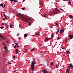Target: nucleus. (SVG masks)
Listing matches in <instances>:
<instances>
[{
    "label": "nucleus",
    "mask_w": 73,
    "mask_h": 73,
    "mask_svg": "<svg viewBox=\"0 0 73 73\" xmlns=\"http://www.w3.org/2000/svg\"><path fill=\"white\" fill-rule=\"evenodd\" d=\"M16 16L18 17H19V18L21 19H22V20L23 21L27 22L28 23H29L30 22L29 20L30 19H29L27 18H25L20 13H18V15H17Z\"/></svg>",
    "instance_id": "1"
},
{
    "label": "nucleus",
    "mask_w": 73,
    "mask_h": 73,
    "mask_svg": "<svg viewBox=\"0 0 73 73\" xmlns=\"http://www.w3.org/2000/svg\"><path fill=\"white\" fill-rule=\"evenodd\" d=\"M36 64V62H32V63L31 64V68L32 70H33L35 68V65Z\"/></svg>",
    "instance_id": "2"
},
{
    "label": "nucleus",
    "mask_w": 73,
    "mask_h": 73,
    "mask_svg": "<svg viewBox=\"0 0 73 73\" xmlns=\"http://www.w3.org/2000/svg\"><path fill=\"white\" fill-rule=\"evenodd\" d=\"M55 14H58V13H60L61 12L58 10V9H57L56 8H55Z\"/></svg>",
    "instance_id": "3"
},
{
    "label": "nucleus",
    "mask_w": 73,
    "mask_h": 73,
    "mask_svg": "<svg viewBox=\"0 0 73 73\" xmlns=\"http://www.w3.org/2000/svg\"><path fill=\"white\" fill-rule=\"evenodd\" d=\"M2 25H5V26L6 27H7V28H8V25H7V23H2Z\"/></svg>",
    "instance_id": "4"
},
{
    "label": "nucleus",
    "mask_w": 73,
    "mask_h": 73,
    "mask_svg": "<svg viewBox=\"0 0 73 73\" xmlns=\"http://www.w3.org/2000/svg\"><path fill=\"white\" fill-rule=\"evenodd\" d=\"M71 69H72L73 68V65H72V64H70V66H69L68 67V69H69V70H70V69L71 68Z\"/></svg>",
    "instance_id": "5"
},
{
    "label": "nucleus",
    "mask_w": 73,
    "mask_h": 73,
    "mask_svg": "<svg viewBox=\"0 0 73 73\" xmlns=\"http://www.w3.org/2000/svg\"><path fill=\"white\" fill-rule=\"evenodd\" d=\"M50 39H51V38H46L45 39L44 41L46 42L48 41V40H50Z\"/></svg>",
    "instance_id": "6"
},
{
    "label": "nucleus",
    "mask_w": 73,
    "mask_h": 73,
    "mask_svg": "<svg viewBox=\"0 0 73 73\" xmlns=\"http://www.w3.org/2000/svg\"><path fill=\"white\" fill-rule=\"evenodd\" d=\"M9 1H11V3H12V2H13V1H14V2H15V3H17V1H16V0H9Z\"/></svg>",
    "instance_id": "7"
},
{
    "label": "nucleus",
    "mask_w": 73,
    "mask_h": 73,
    "mask_svg": "<svg viewBox=\"0 0 73 73\" xmlns=\"http://www.w3.org/2000/svg\"><path fill=\"white\" fill-rule=\"evenodd\" d=\"M42 72L43 73H48V71H46V70H45V69H44V70H43Z\"/></svg>",
    "instance_id": "8"
},
{
    "label": "nucleus",
    "mask_w": 73,
    "mask_h": 73,
    "mask_svg": "<svg viewBox=\"0 0 73 73\" xmlns=\"http://www.w3.org/2000/svg\"><path fill=\"white\" fill-rule=\"evenodd\" d=\"M57 32L56 33V35H57L58 34V33H59V32L60 31V30L59 29H56Z\"/></svg>",
    "instance_id": "9"
},
{
    "label": "nucleus",
    "mask_w": 73,
    "mask_h": 73,
    "mask_svg": "<svg viewBox=\"0 0 73 73\" xmlns=\"http://www.w3.org/2000/svg\"><path fill=\"white\" fill-rule=\"evenodd\" d=\"M64 32L63 29H61L60 31V33L61 34L62 33H63Z\"/></svg>",
    "instance_id": "10"
},
{
    "label": "nucleus",
    "mask_w": 73,
    "mask_h": 73,
    "mask_svg": "<svg viewBox=\"0 0 73 73\" xmlns=\"http://www.w3.org/2000/svg\"><path fill=\"white\" fill-rule=\"evenodd\" d=\"M0 37H1V38H2V39H3L4 40H5V39L4 38V36H2L1 35H0Z\"/></svg>",
    "instance_id": "11"
},
{
    "label": "nucleus",
    "mask_w": 73,
    "mask_h": 73,
    "mask_svg": "<svg viewBox=\"0 0 73 73\" xmlns=\"http://www.w3.org/2000/svg\"><path fill=\"white\" fill-rule=\"evenodd\" d=\"M68 36L70 37V39H72L73 38V36L72 35H69Z\"/></svg>",
    "instance_id": "12"
},
{
    "label": "nucleus",
    "mask_w": 73,
    "mask_h": 73,
    "mask_svg": "<svg viewBox=\"0 0 73 73\" xmlns=\"http://www.w3.org/2000/svg\"><path fill=\"white\" fill-rule=\"evenodd\" d=\"M15 51H16V54H17L18 53V49H16L15 50Z\"/></svg>",
    "instance_id": "13"
},
{
    "label": "nucleus",
    "mask_w": 73,
    "mask_h": 73,
    "mask_svg": "<svg viewBox=\"0 0 73 73\" xmlns=\"http://www.w3.org/2000/svg\"><path fill=\"white\" fill-rule=\"evenodd\" d=\"M55 65H56V68H58V67L59 66L58 64H57Z\"/></svg>",
    "instance_id": "14"
},
{
    "label": "nucleus",
    "mask_w": 73,
    "mask_h": 73,
    "mask_svg": "<svg viewBox=\"0 0 73 73\" xmlns=\"http://www.w3.org/2000/svg\"><path fill=\"white\" fill-rule=\"evenodd\" d=\"M69 17L70 18H73V16L71 15L69 16Z\"/></svg>",
    "instance_id": "15"
},
{
    "label": "nucleus",
    "mask_w": 73,
    "mask_h": 73,
    "mask_svg": "<svg viewBox=\"0 0 73 73\" xmlns=\"http://www.w3.org/2000/svg\"><path fill=\"white\" fill-rule=\"evenodd\" d=\"M40 4L41 5V6H42L43 5V4L42 3V1H40Z\"/></svg>",
    "instance_id": "16"
},
{
    "label": "nucleus",
    "mask_w": 73,
    "mask_h": 73,
    "mask_svg": "<svg viewBox=\"0 0 73 73\" xmlns=\"http://www.w3.org/2000/svg\"><path fill=\"white\" fill-rule=\"evenodd\" d=\"M72 2V0H71V1H70V0H69V3L70 4H71Z\"/></svg>",
    "instance_id": "17"
},
{
    "label": "nucleus",
    "mask_w": 73,
    "mask_h": 73,
    "mask_svg": "<svg viewBox=\"0 0 73 73\" xmlns=\"http://www.w3.org/2000/svg\"><path fill=\"white\" fill-rule=\"evenodd\" d=\"M27 34H25L24 35L25 37H27Z\"/></svg>",
    "instance_id": "18"
},
{
    "label": "nucleus",
    "mask_w": 73,
    "mask_h": 73,
    "mask_svg": "<svg viewBox=\"0 0 73 73\" xmlns=\"http://www.w3.org/2000/svg\"><path fill=\"white\" fill-rule=\"evenodd\" d=\"M55 14V13L54 12V11H52V15H54Z\"/></svg>",
    "instance_id": "19"
},
{
    "label": "nucleus",
    "mask_w": 73,
    "mask_h": 73,
    "mask_svg": "<svg viewBox=\"0 0 73 73\" xmlns=\"http://www.w3.org/2000/svg\"><path fill=\"white\" fill-rule=\"evenodd\" d=\"M7 46H5V47L4 48V49L5 50L6 49H7Z\"/></svg>",
    "instance_id": "20"
},
{
    "label": "nucleus",
    "mask_w": 73,
    "mask_h": 73,
    "mask_svg": "<svg viewBox=\"0 0 73 73\" xmlns=\"http://www.w3.org/2000/svg\"><path fill=\"white\" fill-rule=\"evenodd\" d=\"M33 62H36V61H35V58L34 59V60H33Z\"/></svg>",
    "instance_id": "21"
},
{
    "label": "nucleus",
    "mask_w": 73,
    "mask_h": 73,
    "mask_svg": "<svg viewBox=\"0 0 73 73\" xmlns=\"http://www.w3.org/2000/svg\"><path fill=\"white\" fill-rule=\"evenodd\" d=\"M17 45L15 44V46H14V48H17Z\"/></svg>",
    "instance_id": "22"
},
{
    "label": "nucleus",
    "mask_w": 73,
    "mask_h": 73,
    "mask_svg": "<svg viewBox=\"0 0 73 73\" xmlns=\"http://www.w3.org/2000/svg\"><path fill=\"white\" fill-rule=\"evenodd\" d=\"M69 69L68 68V69H67V71L68 72V73H69Z\"/></svg>",
    "instance_id": "23"
},
{
    "label": "nucleus",
    "mask_w": 73,
    "mask_h": 73,
    "mask_svg": "<svg viewBox=\"0 0 73 73\" xmlns=\"http://www.w3.org/2000/svg\"><path fill=\"white\" fill-rule=\"evenodd\" d=\"M25 51L26 52H28V49H26Z\"/></svg>",
    "instance_id": "24"
},
{
    "label": "nucleus",
    "mask_w": 73,
    "mask_h": 73,
    "mask_svg": "<svg viewBox=\"0 0 73 73\" xmlns=\"http://www.w3.org/2000/svg\"><path fill=\"white\" fill-rule=\"evenodd\" d=\"M55 25L57 26H58V24L57 23H55Z\"/></svg>",
    "instance_id": "25"
},
{
    "label": "nucleus",
    "mask_w": 73,
    "mask_h": 73,
    "mask_svg": "<svg viewBox=\"0 0 73 73\" xmlns=\"http://www.w3.org/2000/svg\"><path fill=\"white\" fill-rule=\"evenodd\" d=\"M53 34H52L51 37L50 38H51V39L52 38H53Z\"/></svg>",
    "instance_id": "26"
},
{
    "label": "nucleus",
    "mask_w": 73,
    "mask_h": 73,
    "mask_svg": "<svg viewBox=\"0 0 73 73\" xmlns=\"http://www.w3.org/2000/svg\"><path fill=\"white\" fill-rule=\"evenodd\" d=\"M3 4L2 3L1 5H0V7H1V6H2V5H3Z\"/></svg>",
    "instance_id": "27"
},
{
    "label": "nucleus",
    "mask_w": 73,
    "mask_h": 73,
    "mask_svg": "<svg viewBox=\"0 0 73 73\" xmlns=\"http://www.w3.org/2000/svg\"><path fill=\"white\" fill-rule=\"evenodd\" d=\"M3 28H4V27H2L1 28V29H2Z\"/></svg>",
    "instance_id": "28"
},
{
    "label": "nucleus",
    "mask_w": 73,
    "mask_h": 73,
    "mask_svg": "<svg viewBox=\"0 0 73 73\" xmlns=\"http://www.w3.org/2000/svg\"><path fill=\"white\" fill-rule=\"evenodd\" d=\"M59 38H59V37H57V40H59Z\"/></svg>",
    "instance_id": "29"
},
{
    "label": "nucleus",
    "mask_w": 73,
    "mask_h": 73,
    "mask_svg": "<svg viewBox=\"0 0 73 73\" xmlns=\"http://www.w3.org/2000/svg\"><path fill=\"white\" fill-rule=\"evenodd\" d=\"M29 25L30 26H31V23H29Z\"/></svg>",
    "instance_id": "30"
},
{
    "label": "nucleus",
    "mask_w": 73,
    "mask_h": 73,
    "mask_svg": "<svg viewBox=\"0 0 73 73\" xmlns=\"http://www.w3.org/2000/svg\"><path fill=\"white\" fill-rule=\"evenodd\" d=\"M69 52V50H67L66 51V53L68 54V53Z\"/></svg>",
    "instance_id": "31"
},
{
    "label": "nucleus",
    "mask_w": 73,
    "mask_h": 73,
    "mask_svg": "<svg viewBox=\"0 0 73 73\" xmlns=\"http://www.w3.org/2000/svg\"><path fill=\"white\" fill-rule=\"evenodd\" d=\"M51 65L52 66L53 65V62H51Z\"/></svg>",
    "instance_id": "32"
},
{
    "label": "nucleus",
    "mask_w": 73,
    "mask_h": 73,
    "mask_svg": "<svg viewBox=\"0 0 73 73\" xmlns=\"http://www.w3.org/2000/svg\"><path fill=\"white\" fill-rule=\"evenodd\" d=\"M43 52L44 53H46V52H47L46 51H43Z\"/></svg>",
    "instance_id": "33"
},
{
    "label": "nucleus",
    "mask_w": 73,
    "mask_h": 73,
    "mask_svg": "<svg viewBox=\"0 0 73 73\" xmlns=\"http://www.w3.org/2000/svg\"><path fill=\"white\" fill-rule=\"evenodd\" d=\"M13 58H15V56H14L13 57Z\"/></svg>",
    "instance_id": "34"
},
{
    "label": "nucleus",
    "mask_w": 73,
    "mask_h": 73,
    "mask_svg": "<svg viewBox=\"0 0 73 73\" xmlns=\"http://www.w3.org/2000/svg\"><path fill=\"white\" fill-rule=\"evenodd\" d=\"M22 9H23V10H25V9H24V8L23 7V8H22Z\"/></svg>",
    "instance_id": "35"
},
{
    "label": "nucleus",
    "mask_w": 73,
    "mask_h": 73,
    "mask_svg": "<svg viewBox=\"0 0 73 73\" xmlns=\"http://www.w3.org/2000/svg\"><path fill=\"white\" fill-rule=\"evenodd\" d=\"M33 70H34V69H33V70H32V71L31 73H33Z\"/></svg>",
    "instance_id": "36"
},
{
    "label": "nucleus",
    "mask_w": 73,
    "mask_h": 73,
    "mask_svg": "<svg viewBox=\"0 0 73 73\" xmlns=\"http://www.w3.org/2000/svg\"><path fill=\"white\" fill-rule=\"evenodd\" d=\"M68 0L69 1L70 0H63V1H67Z\"/></svg>",
    "instance_id": "37"
},
{
    "label": "nucleus",
    "mask_w": 73,
    "mask_h": 73,
    "mask_svg": "<svg viewBox=\"0 0 73 73\" xmlns=\"http://www.w3.org/2000/svg\"><path fill=\"white\" fill-rule=\"evenodd\" d=\"M3 15L4 17H6V15H5V14H3Z\"/></svg>",
    "instance_id": "38"
},
{
    "label": "nucleus",
    "mask_w": 73,
    "mask_h": 73,
    "mask_svg": "<svg viewBox=\"0 0 73 73\" xmlns=\"http://www.w3.org/2000/svg\"><path fill=\"white\" fill-rule=\"evenodd\" d=\"M35 49H31V51H33V50H34Z\"/></svg>",
    "instance_id": "39"
},
{
    "label": "nucleus",
    "mask_w": 73,
    "mask_h": 73,
    "mask_svg": "<svg viewBox=\"0 0 73 73\" xmlns=\"http://www.w3.org/2000/svg\"><path fill=\"white\" fill-rule=\"evenodd\" d=\"M10 28H12V26L11 25H10Z\"/></svg>",
    "instance_id": "40"
},
{
    "label": "nucleus",
    "mask_w": 73,
    "mask_h": 73,
    "mask_svg": "<svg viewBox=\"0 0 73 73\" xmlns=\"http://www.w3.org/2000/svg\"><path fill=\"white\" fill-rule=\"evenodd\" d=\"M17 47H18V48H19V44H17Z\"/></svg>",
    "instance_id": "41"
},
{
    "label": "nucleus",
    "mask_w": 73,
    "mask_h": 73,
    "mask_svg": "<svg viewBox=\"0 0 73 73\" xmlns=\"http://www.w3.org/2000/svg\"><path fill=\"white\" fill-rule=\"evenodd\" d=\"M38 35V34H37V33L36 34V36H37V35Z\"/></svg>",
    "instance_id": "42"
},
{
    "label": "nucleus",
    "mask_w": 73,
    "mask_h": 73,
    "mask_svg": "<svg viewBox=\"0 0 73 73\" xmlns=\"http://www.w3.org/2000/svg\"><path fill=\"white\" fill-rule=\"evenodd\" d=\"M39 45L40 46H41V44H39Z\"/></svg>",
    "instance_id": "43"
},
{
    "label": "nucleus",
    "mask_w": 73,
    "mask_h": 73,
    "mask_svg": "<svg viewBox=\"0 0 73 73\" xmlns=\"http://www.w3.org/2000/svg\"><path fill=\"white\" fill-rule=\"evenodd\" d=\"M2 44H3V45H5V43H2Z\"/></svg>",
    "instance_id": "44"
},
{
    "label": "nucleus",
    "mask_w": 73,
    "mask_h": 73,
    "mask_svg": "<svg viewBox=\"0 0 73 73\" xmlns=\"http://www.w3.org/2000/svg\"><path fill=\"white\" fill-rule=\"evenodd\" d=\"M45 15H44V17H45Z\"/></svg>",
    "instance_id": "45"
},
{
    "label": "nucleus",
    "mask_w": 73,
    "mask_h": 73,
    "mask_svg": "<svg viewBox=\"0 0 73 73\" xmlns=\"http://www.w3.org/2000/svg\"><path fill=\"white\" fill-rule=\"evenodd\" d=\"M14 43L15 44H16V45H17V44H18L17 43L14 42Z\"/></svg>",
    "instance_id": "46"
},
{
    "label": "nucleus",
    "mask_w": 73,
    "mask_h": 73,
    "mask_svg": "<svg viewBox=\"0 0 73 73\" xmlns=\"http://www.w3.org/2000/svg\"><path fill=\"white\" fill-rule=\"evenodd\" d=\"M62 48V49H64V48Z\"/></svg>",
    "instance_id": "47"
},
{
    "label": "nucleus",
    "mask_w": 73,
    "mask_h": 73,
    "mask_svg": "<svg viewBox=\"0 0 73 73\" xmlns=\"http://www.w3.org/2000/svg\"><path fill=\"white\" fill-rule=\"evenodd\" d=\"M3 20H5V19H4V18H3Z\"/></svg>",
    "instance_id": "48"
},
{
    "label": "nucleus",
    "mask_w": 73,
    "mask_h": 73,
    "mask_svg": "<svg viewBox=\"0 0 73 73\" xmlns=\"http://www.w3.org/2000/svg\"><path fill=\"white\" fill-rule=\"evenodd\" d=\"M5 19H7V17H5Z\"/></svg>",
    "instance_id": "49"
},
{
    "label": "nucleus",
    "mask_w": 73,
    "mask_h": 73,
    "mask_svg": "<svg viewBox=\"0 0 73 73\" xmlns=\"http://www.w3.org/2000/svg\"><path fill=\"white\" fill-rule=\"evenodd\" d=\"M61 9V10H62V11H63V10L62 9Z\"/></svg>",
    "instance_id": "50"
},
{
    "label": "nucleus",
    "mask_w": 73,
    "mask_h": 73,
    "mask_svg": "<svg viewBox=\"0 0 73 73\" xmlns=\"http://www.w3.org/2000/svg\"><path fill=\"white\" fill-rule=\"evenodd\" d=\"M63 56H65V54H64L63 55Z\"/></svg>",
    "instance_id": "51"
},
{
    "label": "nucleus",
    "mask_w": 73,
    "mask_h": 73,
    "mask_svg": "<svg viewBox=\"0 0 73 73\" xmlns=\"http://www.w3.org/2000/svg\"><path fill=\"white\" fill-rule=\"evenodd\" d=\"M67 39H66V41H67Z\"/></svg>",
    "instance_id": "52"
},
{
    "label": "nucleus",
    "mask_w": 73,
    "mask_h": 73,
    "mask_svg": "<svg viewBox=\"0 0 73 73\" xmlns=\"http://www.w3.org/2000/svg\"><path fill=\"white\" fill-rule=\"evenodd\" d=\"M23 2H24V1H25V0H23Z\"/></svg>",
    "instance_id": "53"
},
{
    "label": "nucleus",
    "mask_w": 73,
    "mask_h": 73,
    "mask_svg": "<svg viewBox=\"0 0 73 73\" xmlns=\"http://www.w3.org/2000/svg\"><path fill=\"white\" fill-rule=\"evenodd\" d=\"M4 8L5 7V5H4Z\"/></svg>",
    "instance_id": "54"
},
{
    "label": "nucleus",
    "mask_w": 73,
    "mask_h": 73,
    "mask_svg": "<svg viewBox=\"0 0 73 73\" xmlns=\"http://www.w3.org/2000/svg\"><path fill=\"white\" fill-rule=\"evenodd\" d=\"M7 63H8V64H9V62H7Z\"/></svg>",
    "instance_id": "55"
},
{
    "label": "nucleus",
    "mask_w": 73,
    "mask_h": 73,
    "mask_svg": "<svg viewBox=\"0 0 73 73\" xmlns=\"http://www.w3.org/2000/svg\"><path fill=\"white\" fill-rule=\"evenodd\" d=\"M2 7H3V8H4V6H3V5H2Z\"/></svg>",
    "instance_id": "56"
},
{
    "label": "nucleus",
    "mask_w": 73,
    "mask_h": 73,
    "mask_svg": "<svg viewBox=\"0 0 73 73\" xmlns=\"http://www.w3.org/2000/svg\"><path fill=\"white\" fill-rule=\"evenodd\" d=\"M17 36H19V34H17Z\"/></svg>",
    "instance_id": "57"
},
{
    "label": "nucleus",
    "mask_w": 73,
    "mask_h": 73,
    "mask_svg": "<svg viewBox=\"0 0 73 73\" xmlns=\"http://www.w3.org/2000/svg\"><path fill=\"white\" fill-rule=\"evenodd\" d=\"M53 28V27H52V26L51 27V28Z\"/></svg>",
    "instance_id": "58"
},
{
    "label": "nucleus",
    "mask_w": 73,
    "mask_h": 73,
    "mask_svg": "<svg viewBox=\"0 0 73 73\" xmlns=\"http://www.w3.org/2000/svg\"><path fill=\"white\" fill-rule=\"evenodd\" d=\"M21 37L19 38V39H21Z\"/></svg>",
    "instance_id": "59"
},
{
    "label": "nucleus",
    "mask_w": 73,
    "mask_h": 73,
    "mask_svg": "<svg viewBox=\"0 0 73 73\" xmlns=\"http://www.w3.org/2000/svg\"><path fill=\"white\" fill-rule=\"evenodd\" d=\"M13 46H14V45H15V44H13Z\"/></svg>",
    "instance_id": "60"
},
{
    "label": "nucleus",
    "mask_w": 73,
    "mask_h": 73,
    "mask_svg": "<svg viewBox=\"0 0 73 73\" xmlns=\"http://www.w3.org/2000/svg\"><path fill=\"white\" fill-rule=\"evenodd\" d=\"M9 64H12V63H9Z\"/></svg>",
    "instance_id": "61"
},
{
    "label": "nucleus",
    "mask_w": 73,
    "mask_h": 73,
    "mask_svg": "<svg viewBox=\"0 0 73 73\" xmlns=\"http://www.w3.org/2000/svg\"><path fill=\"white\" fill-rule=\"evenodd\" d=\"M5 13V12H3V13Z\"/></svg>",
    "instance_id": "62"
},
{
    "label": "nucleus",
    "mask_w": 73,
    "mask_h": 73,
    "mask_svg": "<svg viewBox=\"0 0 73 73\" xmlns=\"http://www.w3.org/2000/svg\"><path fill=\"white\" fill-rule=\"evenodd\" d=\"M66 73H68L67 72H66Z\"/></svg>",
    "instance_id": "63"
},
{
    "label": "nucleus",
    "mask_w": 73,
    "mask_h": 73,
    "mask_svg": "<svg viewBox=\"0 0 73 73\" xmlns=\"http://www.w3.org/2000/svg\"><path fill=\"white\" fill-rule=\"evenodd\" d=\"M2 13H1V15H2Z\"/></svg>",
    "instance_id": "64"
}]
</instances>
